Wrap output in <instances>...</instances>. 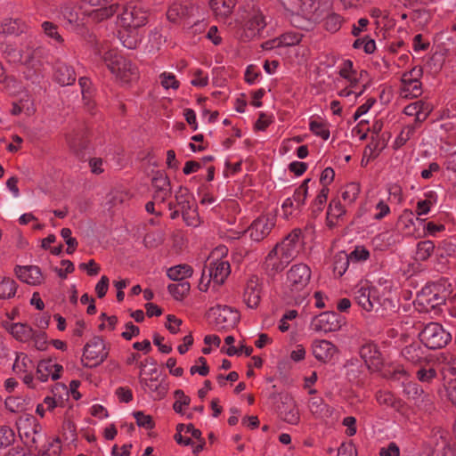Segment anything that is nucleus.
<instances>
[{"mask_svg": "<svg viewBox=\"0 0 456 456\" xmlns=\"http://www.w3.org/2000/svg\"><path fill=\"white\" fill-rule=\"evenodd\" d=\"M312 277L311 268L304 263L294 264L286 273L285 293L297 303L306 297L307 288Z\"/></svg>", "mask_w": 456, "mask_h": 456, "instance_id": "nucleus-1", "label": "nucleus"}, {"mask_svg": "<svg viewBox=\"0 0 456 456\" xmlns=\"http://www.w3.org/2000/svg\"><path fill=\"white\" fill-rule=\"evenodd\" d=\"M226 252L227 249L224 247L216 248L212 252L208 271H203L200 280L199 289L200 291H208L210 283L219 286L227 279L231 273L230 264L224 258H218L219 255L224 256Z\"/></svg>", "mask_w": 456, "mask_h": 456, "instance_id": "nucleus-2", "label": "nucleus"}, {"mask_svg": "<svg viewBox=\"0 0 456 456\" xmlns=\"http://www.w3.org/2000/svg\"><path fill=\"white\" fill-rule=\"evenodd\" d=\"M139 380L143 390L151 394L153 399H162L167 391L159 377L156 362L153 359H145L139 364Z\"/></svg>", "mask_w": 456, "mask_h": 456, "instance_id": "nucleus-3", "label": "nucleus"}, {"mask_svg": "<svg viewBox=\"0 0 456 456\" xmlns=\"http://www.w3.org/2000/svg\"><path fill=\"white\" fill-rule=\"evenodd\" d=\"M103 61L118 83L127 85L138 78L136 67L129 60L118 54L117 52H107L103 56Z\"/></svg>", "mask_w": 456, "mask_h": 456, "instance_id": "nucleus-4", "label": "nucleus"}, {"mask_svg": "<svg viewBox=\"0 0 456 456\" xmlns=\"http://www.w3.org/2000/svg\"><path fill=\"white\" fill-rule=\"evenodd\" d=\"M208 318L216 330H229L239 322L240 314L231 306L217 305L208 310Z\"/></svg>", "mask_w": 456, "mask_h": 456, "instance_id": "nucleus-5", "label": "nucleus"}, {"mask_svg": "<svg viewBox=\"0 0 456 456\" xmlns=\"http://www.w3.org/2000/svg\"><path fill=\"white\" fill-rule=\"evenodd\" d=\"M354 297L356 303L366 312L372 311L380 304L378 289L368 281H361L354 289Z\"/></svg>", "mask_w": 456, "mask_h": 456, "instance_id": "nucleus-6", "label": "nucleus"}, {"mask_svg": "<svg viewBox=\"0 0 456 456\" xmlns=\"http://www.w3.org/2000/svg\"><path fill=\"white\" fill-rule=\"evenodd\" d=\"M419 338L427 348L437 349L447 345L451 339V335L441 324L429 322L419 333Z\"/></svg>", "mask_w": 456, "mask_h": 456, "instance_id": "nucleus-7", "label": "nucleus"}, {"mask_svg": "<svg viewBox=\"0 0 456 456\" xmlns=\"http://www.w3.org/2000/svg\"><path fill=\"white\" fill-rule=\"evenodd\" d=\"M285 5L292 13L311 14L315 19L321 18L324 10H330L332 3L329 0L318 1L314 0H286Z\"/></svg>", "mask_w": 456, "mask_h": 456, "instance_id": "nucleus-8", "label": "nucleus"}, {"mask_svg": "<svg viewBox=\"0 0 456 456\" xmlns=\"http://www.w3.org/2000/svg\"><path fill=\"white\" fill-rule=\"evenodd\" d=\"M266 26L263 12L259 9H252L243 18L240 24V37L245 40L259 37Z\"/></svg>", "mask_w": 456, "mask_h": 456, "instance_id": "nucleus-9", "label": "nucleus"}, {"mask_svg": "<svg viewBox=\"0 0 456 456\" xmlns=\"http://www.w3.org/2000/svg\"><path fill=\"white\" fill-rule=\"evenodd\" d=\"M422 69L414 67L410 71L403 74L401 78L400 96L402 98H417L422 94L420 77Z\"/></svg>", "mask_w": 456, "mask_h": 456, "instance_id": "nucleus-10", "label": "nucleus"}, {"mask_svg": "<svg viewBox=\"0 0 456 456\" xmlns=\"http://www.w3.org/2000/svg\"><path fill=\"white\" fill-rule=\"evenodd\" d=\"M105 343L100 337L90 339L84 346L83 360L87 367H95L101 364L107 357Z\"/></svg>", "mask_w": 456, "mask_h": 456, "instance_id": "nucleus-11", "label": "nucleus"}, {"mask_svg": "<svg viewBox=\"0 0 456 456\" xmlns=\"http://www.w3.org/2000/svg\"><path fill=\"white\" fill-rule=\"evenodd\" d=\"M18 431L23 442L31 448H37L38 442L43 437L42 427L34 417L20 419Z\"/></svg>", "mask_w": 456, "mask_h": 456, "instance_id": "nucleus-12", "label": "nucleus"}, {"mask_svg": "<svg viewBox=\"0 0 456 456\" xmlns=\"http://www.w3.org/2000/svg\"><path fill=\"white\" fill-rule=\"evenodd\" d=\"M343 323V318L335 312H323L312 319L310 326L315 332L328 333L339 330Z\"/></svg>", "mask_w": 456, "mask_h": 456, "instance_id": "nucleus-13", "label": "nucleus"}, {"mask_svg": "<svg viewBox=\"0 0 456 456\" xmlns=\"http://www.w3.org/2000/svg\"><path fill=\"white\" fill-rule=\"evenodd\" d=\"M147 22L146 11L138 5L127 4L118 17V23L126 29H134L144 26Z\"/></svg>", "mask_w": 456, "mask_h": 456, "instance_id": "nucleus-14", "label": "nucleus"}, {"mask_svg": "<svg viewBox=\"0 0 456 456\" xmlns=\"http://www.w3.org/2000/svg\"><path fill=\"white\" fill-rule=\"evenodd\" d=\"M303 244L302 232L300 229H294L283 240L276 244L283 258L290 262L294 259Z\"/></svg>", "mask_w": 456, "mask_h": 456, "instance_id": "nucleus-15", "label": "nucleus"}, {"mask_svg": "<svg viewBox=\"0 0 456 456\" xmlns=\"http://www.w3.org/2000/svg\"><path fill=\"white\" fill-rule=\"evenodd\" d=\"M274 224L273 216H262L253 221L246 233L252 240L258 242L270 233Z\"/></svg>", "mask_w": 456, "mask_h": 456, "instance_id": "nucleus-16", "label": "nucleus"}, {"mask_svg": "<svg viewBox=\"0 0 456 456\" xmlns=\"http://www.w3.org/2000/svg\"><path fill=\"white\" fill-rule=\"evenodd\" d=\"M281 419L289 425H298L300 422V412L295 399L285 395L281 396V403L279 406Z\"/></svg>", "mask_w": 456, "mask_h": 456, "instance_id": "nucleus-17", "label": "nucleus"}, {"mask_svg": "<svg viewBox=\"0 0 456 456\" xmlns=\"http://www.w3.org/2000/svg\"><path fill=\"white\" fill-rule=\"evenodd\" d=\"M360 354L369 370H379L383 364V356L378 346L368 343L361 347Z\"/></svg>", "mask_w": 456, "mask_h": 456, "instance_id": "nucleus-18", "label": "nucleus"}, {"mask_svg": "<svg viewBox=\"0 0 456 456\" xmlns=\"http://www.w3.org/2000/svg\"><path fill=\"white\" fill-rule=\"evenodd\" d=\"M338 74L341 78L346 81V85L350 87L355 88L362 85V80L363 76L367 75L366 71H357L354 69V64L350 60H345L338 67Z\"/></svg>", "mask_w": 456, "mask_h": 456, "instance_id": "nucleus-19", "label": "nucleus"}, {"mask_svg": "<svg viewBox=\"0 0 456 456\" xmlns=\"http://www.w3.org/2000/svg\"><path fill=\"white\" fill-rule=\"evenodd\" d=\"M63 367L54 362L52 359H44L38 362L37 366V375L42 382L49 379L56 380L60 379Z\"/></svg>", "mask_w": 456, "mask_h": 456, "instance_id": "nucleus-20", "label": "nucleus"}, {"mask_svg": "<svg viewBox=\"0 0 456 456\" xmlns=\"http://www.w3.org/2000/svg\"><path fill=\"white\" fill-rule=\"evenodd\" d=\"M312 348L314 356L322 362H330L338 354L337 346L326 339L314 340Z\"/></svg>", "mask_w": 456, "mask_h": 456, "instance_id": "nucleus-21", "label": "nucleus"}, {"mask_svg": "<svg viewBox=\"0 0 456 456\" xmlns=\"http://www.w3.org/2000/svg\"><path fill=\"white\" fill-rule=\"evenodd\" d=\"M15 273L22 282L31 286H37L44 281L42 272L37 265L18 266Z\"/></svg>", "mask_w": 456, "mask_h": 456, "instance_id": "nucleus-22", "label": "nucleus"}, {"mask_svg": "<svg viewBox=\"0 0 456 456\" xmlns=\"http://www.w3.org/2000/svg\"><path fill=\"white\" fill-rule=\"evenodd\" d=\"M243 297L248 308L254 309L258 306L261 299V286L256 276L248 279Z\"/></svg>", "mask_w": 456, "mask_h": 456, "instance_id": "nucleus-23", "label": "nucleus"}, {"mask_svg": "<svg viewBox=\"0 0 456 456\" xmlns=\"http://www.w3.org/2000/svg\"><path fill=\"white\" fill-rule=\"evenodd\" d=\"M4 329L18 341L27 343L33 337V329L26 323L10 322L4 323Z\"/></svg>", "mask_w": 456, "mask_h": 456, "instance_id": "nucleus-24", "label": "nucleus"}, {"mask_svg": "<svg viewBox=\"0 0 456 456\" xmlns=\"http://www.w3.org/2000/svg\"><path fill=\"white\" fill-rule=\"evenodd\" d=\"M289 263L288 260L283 258V255L280 252V248L275 246L265 256L264 265L267 271L275 274L281 272Z\"/></svg>", "mask_w": 456, "mask_h": 456, "instance_id": "nucleus-25", "label": "nucleus"}, {"mask_svg": "<svg viewBox=\"0 0 456 456\" xmlns=\"http://www.w3.org/2000/svg\"><path fill=\"white\" fill-rule=\"evenodd\" d=\"M402 356L408 362L418 364L427 359V350L419 342H413L403 348Z\"/></svg>", "mask_w": 456, "mask_h": 456, "instance_id": "nucleus-26", "label": "nucleus"}, {"mask_svg": "<svg viewBox=\"0 0 456 456\" xmlns=\"http://www.w3.org/2000/svg\"><path fill=\"white\" fill-rule=\"evenodd\" d=\"M308 409L315 419H326L331 417L333 410L322 397L314 396L308 402Z\"/></svg>", "mask_w": 456, "mask_h": 456, "instance_id": "nucleus-27", "label": "nucleus"}, {"mask_svg": "<svg viewBox=\"0 0 456 456\" xmlns=\"http://www.w3.org/2000/svg\"><path fill=\"white\" fill-rule=\"evenodd\" d=\"M433 107L430 103L422 101L414 102L407 105L403 112L407 116H414L417 121L425 120L432 111Z\"/></svg>", "mask_w": 456, "mask_h": 456, "instance_id": "nucleus-28", "label": "nucleus"}, {"mask_svg": "<svg viewBox=\"0 0 456 456\" xmlns=\"http://www.w3.org/2000/svg\"><path fill=\"white\" fill-rule=\"evenodd\" d=\"M152 186L155 190L154 199L156 200L164 201L171 193L169 180L163 174H158L153 177Z\"/></svg>", "mask_w": 456, "mask_h": 456, "instance_id": "nucleus-29", "label": "nucleus"}, {"mask_svg": "<svg viewBox=\"0 0 456 456\" xmlns=\"http://www.w3.org/2000/svg\"><path fill=\"white\" fill-rule=\"evenodd\" d=\"M36 112V106L31 96L26 94L21 97L18 102L12 103L11 113L12 115L24 114L27 117L34 115Z\"/></svg>", "mask_w": 456, "mask_h": 456, "instance_id": "nucleus-30", "label": "nucleus"}, {"mask_svg": "<svg viewBox=\"0 0 456 456\" xmlns=\"http://www.w3.org/2000/svg\"><path fill=\"white\" fill-rule=\"evenodd\" d=\"M346 214V209L338 199H332L327 210V224L332 228L337 225L338 220Z\"/></svg>", "mask_w": 456, "mask_h": 456, "instance_id": "nucleus-31", "label": "nucleus"}, {"mask_svg": "<svg viewBox=\"0 0 456 456\" xmlns=\"http://www.w3.org/2000/svg\"><path fill=\"white\" fill-rule=\"evenodd\" d=\"M31 404V399L28 396L15 395L9 396L4 401L6 409L13 413L25 411Z\"/></svg>", "mask_w": 456, "mask_h": 456, "instance_id": "nucleus-32", "label": "nucleus"}, {"mask_svg": "<svg viewBox=\"0 0 456 456\" xmlns=\"http://www.w3.org/2000/svg\"><path fill=\"white\" fill-rule=\"evenodd\" d=\"M54 77L62 86L71 85L76 80L74 69L65 63H59L56 66Z\"/></svg>", "mask_w": 456, "mask_h": 456, "instance_id": "nucleus-33", "label": "nucleus"}, {"mask_svg": "<svg viewBox=\"0 0 456 456\" xmlns=\"http://www.w3.org/2000/svg\"><path fill=\"white\" fill-rule=\"evenodd\" d=\"M209 4L219 18L225 19L232 12L236 1L235 0H210Z\"/></svg>", "mask_w": 456, "mask_h": 456, "instance_id": "nucleus-34", "label": "nucleus"}, {"mask_svg": "<svg viewBox=\"0 0 456 456\" xmlns=\"http://www.w3.org/2000/svg\"><path fill=\"white\" fill-rule=\"evenodd\" d=\"M34 367L33 361L24 353H17L14 362L12 364V370L20 375L31 371Z\"/></svg>", "mask_w": 456, "mask_h": 456, "instance_id": "nucleus-35", "label": "nucleus"}, {"mask_svg": "<svg viewBox=\"0 0 456 456\" xmlns=\"http://www.w3.org/2000/svg\"><path fill=\"white\" fill-rule=\"evenodd\" d=\"M24 24L19 19H4L0 23V33L4 35H18L23 31Z\"/></svg>", "mask_w": 456, "mask_h": 456, "instance_id": "nucleus-36", "label": "nucleus"}, {"mask_svg": "<svg viewBox=\"0 0 456 456\" xmlns=\"http://www.w3.org/2000/svg\"><path fill=\"white\" fill-rule=\"evenodd\" d=\"M327 11L329 13L323 19V27L327 31L335 33L340 29L344 18L340 14L332 12V8Z\"/></svg>", "mask_w": 456, "mask_h": 456, "instance_id": "nucleus-37", "label": "nucleus"}, {"mask_svg": "<svg viewBox=\"0 0 456 456\" xmlns=\"http://www.w3.org/2000/svg\"><path fill=\"white\" fill-rule=\"evenodd\" d=\"M193 271L188 265H179L167 270L169 279L176 281H186L185 279L191 276Z\"/></svg>", "mask_w": 456, "mask_h": 456, "instance_id": "nucleus-38", "label": "nucleus"}, {"mask_svg": "<svg viewBox=\"0 0 456 456\" xmlns=\"http://www.w3.org/2000/svg\"><path fill=\"white\" fill-rule=\"evenodd\" d=\"M43 32L50 40V43L54 45H59L63 43V38L59 33L57 25L51 21H44L41 25Z\"/></svg>", "mask_w": 456, "mask_h": 456, "instance_id": "nucleus-39", "label": "nucleus"}, {"mask_svg": "<svg viewBox=\"0 0 456 456\" xmlns=\"http://www.w3.org/2000/svg\"><path fill=\"white\" fill-rule=\"evenodd\" d=\"M17 284L10 277L0 276V299L11 298L15 296Z\"/></svg>", "mask_w": 456, "mask_h": 456, "instance_id": "nucleus-40", "label": "nucleus"}, {"mask_svg": "<svg viewBox=\"0 0 456 456\" xmlns=\"http://www.w3.org/2000/svg\"><path fill=\"white\" fill-rule=\"evenodd\" d=\"M61 15L71 26H77L79 22L77 7L73 4H65L61 7Z\"/></svg>", "mask_w": 456, "mask_h": 456, "instance_id": "nucleus-41", "label": "nucleus"}, {"mask_svg": "<svg viewBox=\"0 0 456 456\" xmlns=\"http://www.w3.org/2000/svg\"><path fill=\"white\" fill-rule=\"evenodd\" d=\"M435 250V244L431 240H422L418 242L415 251V259L417 261L428 260Z\"/></svg>", "mask_w": 456, "mask_h": 456, "instance_id": "nucleus-42", "label": "nucleus"}, {"mask_svg": "<svg viewBox=\"0 0 456 456\" xmlns=\"http://www.w3.org/2000/svg\"><path fill=\"white\" fill-rule=\"evenodd\" d=\"M395 243L394 236L389 232H383L372 239L373 247L380 251L386 250Z\"/></svg>", "mask_w": 456, "mask_h": 456, "instance_id": "nucleus-43", "label": "nucleus"}, {"mask_svg": "<svg viewBox=\"0 0 456 456\" xmlns=\"http://www.w3.org/2000/svg\"><path fill=\"white\" fill-rule=\"evenodd\" d=\"M191 285L188 281H177L167 286L168 292L175 300H183L189 293Z\"/></svg>", "mask_w": 456, "mask_h": 456, "instance_id": "nucleus-44", "label": "nucleus"}, {"mask_svg": "<svg viewBox=\"0 0 456 456\" xmlns=\"http://www.w3.org/2000/svg\"><path fill=\"white\" fill-rule=\"evenodd\" d=\"M360 193V185L356 183H350L341 190V197L346 204H353Z\"/></svg>", "mask_w": 456, "mask_h": 456, "instance_id": "nucleus-45", "label": "nucleus"}, {"mask_svg": "<svg viewBox=\"0 0 456 456\" xmlns=\"http://www.w3.org/2000/svg\"><path fill=\"white\" fill-rule=\"evenodd\" d=\"M403 392L409 399L413 400L415 403L422 402L425 395L423 389L418 384L411 382L404 385Z\"/></svg>", "mask_w": 456, "mask_h": 456, "instance_id": "nucleus-46", "label": "nucleus"}, {"mask_svg": "<svg viewBox=\"0 0 456 456\" xmlns=\"http://www.w3.org/2000/svg\"><path fill=\"white\" fill-rule=\"evenodd\" d=\"M99 8L93 12L94 20L97 21H102L106 20L111 16H113L118 11L117 4H105L102 6H98Z\"/></svg>", "mask_w": 456, "mask_h": 456, "instance_id": "nucleus-47", "label": "nucleus"}, {"mask_svg": "<svg viewBox=\"0 0 456 456\" xmlns=\"http://www.w3.org/2000/svg\"><path fill=\"white\" fill-rule=\"evenodd\" d=\"M310 131L316 136L321 137L323 140H328L330 137V129L328 125L324 122L318 120H311L309 123Z\"/></svg>", "mask_w": 456, "mask_h": 456, "instance_id": "nucleus-48", "label": "nucleus"}, {"mask_svg": "<svg viewBox=\"0 0 456 456\" xmlns=\"http://www.w3.org/2000/svg\"><path fill=\"white\" fill-rule=\"evenodd\" d=\"M310 179H305L301 185H299L294 191L292 197H290L295 201V206H303L305 205L307 193H308V183Z\"/></svg>", "mask_w": 456, "mask_h": 456, "instance_id": "nucleus-49", "label": "nucleus"}, {"mask_svg": "<svg viewBox=\"0 0 456 456\" xmlns=\"http://www.w3.org/2000/svg\"><path fill=\"white\" fill-rule=\"evenodd\" d=\"M15 441V433L9 426H0V448L10 446Z\"/></svg>", "mask_w": 456, "mask_h": 456, "instance_id": "nucleus-50", "label": "nucleus"}, {"mask_svg": "<svg viewBox=\"0 0 456 456\" xmlns=\"http://www.w3.org/2000/svg\"><path fill=\"white\" fill-rule=\"evenodd\" d=\"M159 82L163 88L166 90H177L180 86L179 81L176 79L175 76L171 72H162L159 75Z\"/></svg>", "mask_w": 456, "mask_h": 456, "instance_id": "nucleus-51", "label": "nucleus"}, {"mask_svg": "<svg viewBox=\"0 0 456 456\" xmlns=\"http://www.w3.org/2000/svg\"><path fill=\"white\" fill-rule=\"evenodd\" d=\"M349 259L347 255L340 254L336 256L333 270L336 275L342 276L348 268Z\"/></svg>", "mask_w": 456, "mask_h": 456, "instance_id": "nucleus-52", "label": "nucleus"}, {"mask_svg": "<svg viewBox=\"0 0 456 456\" xmlns=\"http://www.w3.org/2000/svg\"><path fill=\"white\" fill-rule=\"evenodd\" d=\"M184 14V7L178 3H174L173 4H171L167 12V17L168 20L172 22H176Z\"/></svg>", "mask_w": 456, "mask_h": 456, "instance_id": "nucleus-53", "label": "nucleus"}, {"mask_svg": "<svg viewBox=\"0 0 456 456\" xmlns=\"http://www.w3.org/2000/svg\"><path fill=\"white\" fill-rule=\"evenodd\" d=\"M193 78L191 80V84L196 87H205L208 84V76L203 70L197 69L191 73Z\"/></svg>", "mask_w": 456, "mask_h": 456, "instance_id": "nucleus-54", "label": "nucleus"}, {"mask_svg": "<svg viewBox=\"0 0 456 456\" xmlns=\"http://www.w3.org/2000/svg\"><path fill=\"white\" fill-rule=\"evenodd\" d=\"M134 417L139 427L145 429H151L154 428V422L151 416L145 414L142 411H135L134 412Z\"/></svg>", "mask_w": 456, "mask_h": 456, "instance_id": "nucleus-55", "label": "nucleus"}, {"mask_svg": "<svg viewBox=\"0 0 456 456\" xmlns=\"http://www.w3.org/2000/svg\"><path fill=\"white\" fill-rule=\"evenodd\" d=\"M175 395L176 400L173 405V408L175 412L182 413L183 408L189 405L190 398L185 395L182 390H176Z\"/></svg>", "mask_w": 456, "mask_h": 456, "instance_id": "nucleus-56", "label": "nucleus"}, {"mask_svg": "<svg viewBox=\"0 0 456 456\" xmlns=\"http://www.w3.org/2000/svg\"><path fill=\"white\" fill-rule=\"evenodd\" d=\"M366 90V85H361L359 87H350L349 85H346L345 88L341 89L338 92V95L340 97H350L354 96V99H357L361 96Z\"/></svg>", "mask_w": 456, "mask_h": 456, "instance_id": "nucleus-57", "label": "nucleus"}, {"mask_svg": "<svg viewBox=\"0 0 456 456\" xmlns=\"http://www.w3.org/2000/svg\"><path fill=\"white\" fill-rule=\"evenodd\" d=\"M349 261H365L370 257V251L363 246H357L347 255Z\"/></svg>", "mask_w": 456, "mask_h": 456, "instance_id": "nucleus-58", "label": "nucleus"}, {"mask_svg": "<svg viewBox=\"0 0 456 456\" xmlns=\"http://www.w3.org/2000/svg\"><path fill=\"white\" fill-rule=\"evenodd\" d=\"M353 45L355 49H362L366 53H372L376 49L375 41L368 37L355 40Z\"/></svg>", "mask_w": 456, "mask_h": 456, "instance_id": "nucleus-59", "label": "nucleus"}, {"mask_svg": "<svg viewBox=\"0 0 456 456\" xmlns=\"http://www.w3.org/2000/svg\"><path fill=\"white\" fill-rule=\"evenodd\" d=\"M329 191L330 190L328 187H322L320 190L319 193L317 194L314 201V211L321 212L323 209V207L328 199Z\"/></svg>", "mask_w": 456, "mask_h": 456, "instance_id": "nucleus-60", "label": "nucleus"}, {"mask_svg": "<svg viewBox=\"0 0 456 456\" xmlns=\"http://www.w3.org/2000/svg\"><path fill=\"white\" fill-rule=\"evenodd\" d=\"M414 133V128L412 126H406L404 127L401 133L397 135V137L395 140V147L400 148L403 146L407 141L411 139Z\"/></svg>", "mask_w": 456, "mask_h": 456, "instance_id": "nucleus-61", "label": "nucleus"}, {"mask_svg": "<svg viewBox=\"0 0 456 456\" xmlns=\"http://www.w3.org/2000/svg\"><path fill=\"white\" fill-rule=\"evenodd\" d=\"M444 379H448L445 383L447 397L456 406V377L445 376Z\"/></svg>", "mask_w": 456, "mask_h": 456, "instance_id": "nucleus-62", "label": "nucleus"}, {"mask_svg": "<svg viewBox=\"0 0 456 456\" xmlns=\"http://www.w3.org/2000/svg\"><path fill=\"white\" fill-rule=\"evenodd\" d=\"M375 211L376 212L373 214V219L379 221L390 213V208L384 200H381L376 204Z\"/></svg>", "mask_w": 456, "mask_h": 456, "instance_id": "nucleus-63", "label": "nucleus"}, {"mask_svg": "<svg viewBox=\"0 0 456 456\" xmlns=\"http://www.w3.org/2000/svg\"><path fill=\"white\" fill-rule=\"evenodd\" d=\"M61 451V441L59 438H54L49 442L47 448L43 452V456H59Z\"/></svg>", "mask_w": 456, "mask_h": 456, "instance_id": "nucleus-64", "label": "nucleus"}]
</instances>
